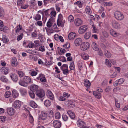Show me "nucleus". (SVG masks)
<instances>
[{
  "instance_id": "22",
  "label": "nucleus",
  "mask_w": 128,
  "mask_h": 128,
  "mask_svg": "<svg viewBox=\"0 0 128 128\" xmlns=\"http://www.w3.org/2000/svg\"><path fill=\"white\" fill-rule=\"evenodd\" d=\"M110 32L111 35L115 37H116L119 35L118 33H117L112 29L110 30Z\"/></svg>"
},
{
  "instance_id": "23",
  "label": "nucleus",
  "mask_w": 128,
  "mask_h": 128,
  "mask_svg": "<svg viewBox=\"0 0 128 128\" xmlns=\"http://www.w3.org/2000/svg\"><path fill=\"white\" fill-rule=\"evenodd\" d=\"M81 56L83 59L85 60H86L89 58V56L88 54L84 52L82 54Z\"/></svg>"
},
{
  "instance_id": "47",
  "label": "nucleus",
  "mask_w": 128,
  "mask_h": 128,
  "mask_svg": "<svg viewBox=\"0 0 128 128\" xmlns=\"http://www.w3.org/2000/svg\"><path fill=\"white\" fill-rule=\"evenodd\" d=\"M104 6H110L112 5V2H106L104 3Z\"/></svg>"
},
{
  "instance_id": "5",
  "label": "nucleus",
  "mask_w": 128,
  "mask_h": 128,
  "mask_svg": "<svg viewBox=\"0 0 128 128\" xmlns=\"http://www.w3.org/2000/svg\"><path fill=\"white\" fill-rule=\"evenodd\" d=\"M112 26L116 29H118L120 28V24L115 20H113L112 23Z\"/></svg>"
},
{
  "instance_id": "49",
  "label": "nucleus",
  "mask_w": 128,
  "mask_h": 128,
  "mask_svg": "<svg viewBox=\"0 0 128 128\" xmlns=\"http://www.w3.org/2000/svg\"><path fill=\"white\" fill-rule=\"evenodd\" d=\"M68 20L70 22H72L74 20V18L72 15H70L68 18Z\"/></svg>"
},
{
  "instance_id": "40",
  "label": "nucleus",
  "mask_w": 128,
  "mask_h": 128,
  "mask_svg": "<svg viewBox=\"0 0 128 128\" xmlns=\"http://www.w3.org/2000/svg\"><path fill=\"white\" fill-rule=\"evenodd\" d=\"M105 64L108 67H110L111 66V64L109 60L107 59H106Z\"/></svg>"
},
{
  "instance_id": "38",
  "label": "nucleus",
  "mask_w": 128,
  "mask_h": 128,
  "mask_svg": "<svg viewBox=\"0 0 128 128\" xmlns=\"http://www.w3.org/2000/svg\"><path fill=\"white\" fill-rule=\"evenodd\" d=\"M22 28V27L21 26L19 25L16 27V28L15 32L16 33L18 34V33Z\"/></svg>"
},
{
  "instance_id": "58",
  "label": "nucleus",
  "mask_w": 128,
  "mask_h": 128,
  "mask_svg": "<svg viewBox=\"0 0 128 128\" xmlns=\"http://www.w3.org/2000/svg\"><path fill=\"white\" fill-rule=\"evenodd\" d=\"M63 17L62 15L60 14L58 16V18L57 20H63Z\"/></svg>"
},
{
  "instance_id": "48",
  "label": "nucleus",
  "mask_w": 128,
  "mask_h": 128,
  "mask_svg": "<svg viewBox=\"0 0 128 128\" xmlns=\"http://www.w3.org/2000/svg\"><path fill=\"white\" fill-rule=\"evenodd\" d=\"M0 80L2 82H6L8 81L7 79L6 78L5 76H2L0 77Z\"/></svg>"
},
{
  "instance_id": "32",
  "label": "nucleus",
  "mask_w": 128,
  "mask_h": 128,
  "mask_svg": "<svg viewBox=\"0 0 128 128\" xmlns=\"http://www.w3.org/2000/svg\"><path fill=\"white\" fill-rule=\"evenodd\" d=\"M91 33L89 32H87L86 33L84 36V37L85 39H89L91 36Z\"/></svg>"
},
{
  "instance_id": "21",
  "label": "nucleus",
  "mask_w": 128,
  "mask_h": 128,
  "mask_svg": "<svg viewBox=\"0 0 128 128\" xmlns=\"http://www.w3.org/2000/svg\"><path fill=\"white\" fill-rule=\"evenodd\" d=\"M44 106L47 107H49L52 104L51 102L49 100H46L44 102Z\"/></svg>"
},
{
  "instance_id": "63",
  "label": "nucleus",
  "mask_w": 128,
  "mask_h": 128,
  "mask_svg": "<svg viewBox=\"0 0 128 128\" xmlns=\"http://www.w3.org/2000/svg\"><path fill=\"white\" fill-rule=\"evenodd\" d=\"M59 58L60 60L62 62H64L66 61V59L64 56H60Z\"/></svg>"
},
{
  "instance_id": "43",
  "label": "nucleus",
  "mask_w": 128,
  "mask_h": 128,
  "mask_svg": "<svg viewBox=\"0 0 128 128\" xmlns=\"http://www.w3.org/2000/svg\"><path fill=\"white\" fill-rule=\"evenodd\" d=\"M29 94L30 97L32 98H35V94L32 91L29 92Z\"/></svg>"
},
{
  "instance_id": "17",
  "label": "nucleus",
  "mask_w": 128,
  "mask_h": 128,
  "mask_svg": "<svg viewBox=\"0 0 128 128\" xmlns=\"http://www.w3.org/2000/svg\"><path fill=\"white\" fill-rule=\"evenodd\" d=\"M82 39L80 38H76L74 41V44L75 45L78 46L80 45L81 44Z\"/></svg>"
},
{
  "instance_id": "55",
  "label": "nucleus",
  "mask_w": 128,
  "mask_h": 128,
  "mask_svg": "<svg viewBox=\"0 0 128 128\" xmlns=\"http://www.w3.org/2000/svg\"><path fill=\"white\" fill-rule=\"evenodd\" d=\"M117 74V72H114L112 74L110 75V76L111 78H115Z\"/></svg>"
},
{
  "instance_id": "39",
  "label": "nucleus",
  "mask_w": 128,
  "mask_h": 128,
  "mask_svg": "<svg viewBox=\"0 0 128 128\" xmlns=\"http://www.w3.org/2000/svg\"><path fill=\"white\" fill-rule=\"evenodd\" d=\"M56 15V11L52 10L50 13V16L51 18H53Z\"/></svg>"
},
{
  "instance_id": "41",
  "label": "nucleus",
  "mask_w": 128,
  "mask_h": 128,
  "mask_svg": "<svg viewBox=\"0 0 128 128\" xmlns=\"http://www.w3.org/2000/svg\"><path fill=\"white\" fill-rule=\"evenodd\" d=\"M41 18V16L39 14H37L34 17V19L36 20H40Z\"/></svg>"
},
{
  "instance_id": "42",
  "label": "nucleus",
  "mask_w": 128,
  "mask_h": 128,
  "mask_svg": "<svg viewBox=\"0 0 128 128\" xmlns=\"http://www.w3.org/2000/svg\"><path fill=\"white\" fill-rule=\"evenodd\" d=\"M24 2V0H18L17 4L18 6H21Z\"/></svg>"
},
{
  "instance_id": "59",
  "label": "nucleus",
  "mask_w": 128,
  "mask_h": 128,
  "mask_svg": "<svg viewBox=\"0 0 128 128\" xmlns=\"http://www.w3.org/2000/svg\"><path fill=\"white\" fill-rule=\"evenodd\" d=\"M63 119L64 121L67 120L68 119V117L66 115L63 114L62 116Z\"/></svg>"
},
{
  "instance_id": "26",
  "label": "nucleus",
  "mask_w": 128,
  "mask_h": 128,
  "mask_svg": "<svg viewBox=\"0 0 128 128\" xmlns=\"http://www.w3.org/2000/svg\"><path fill=\"white\" fill-rule=\"evenodd\" d=\"M93 94L95 97L97 98L100 99L102 97L101 94H99L96 91H94L93 92Z\"/></svg>"
},
{
  "instance_id": "6",
  "label": "nucleus",
  "mask_w": 128,
  "mask_h": 128,
  "mask_svg": "<svg viewBox=\"0 0 128 128\" xmlns=\"http://www.w3.org/2000/svg\"><path fill=\"white\" fill-rule=\"evenodd\" d=\"M45 94L44 90H38L36 92V95L40 98H42L44 97Z\"/></svg>"
},
{
  "instance_id": "46",
  "label": "nucleus",
  "mask_w": 128,
  "mask_h": 128,
  "mask_svg": "<svg viewBox=\"0 0 128 128\" xmlns=\"http://www.w3.org/2000/svg\"><path fill=\"white\" fill-rule=\"evenodd\" d=\"M74 4H77L80 8H82V4L81 2V1L80 0L74 3Z\"/></svg>"
},
{
  "instance_id": "20",
  "label": "nucleus",
  "mask_w": 128,
  "mask_h": 128,
  "mask_svg": "<svg viewBox=\"0 0 128 128\" xmlns=\"http://www.w3.org/2000/svg\"><path fill=\"white\" fill-rule=\"evenodd\" d=\"M76 36L75 33L72 32L70 33L68 35V38L70 40H73L75 38Z\"/></svg>"
},
{
  "instance_id": "51",
  "label": "nucleus",
  "mask_w": 128,
  "mask_h": 128,
  "mask_svg": "<svg viewBox=\"0 0 128 128\" xmlns=\"http://www.w3.org/2000/svg\"><path fill=\"white\" fill-rule=\"evenodd\" d=\"M102 34L106 38L108 37L109 36L108 33L105 31H104L102 32Z\"/></svg>"
},
{
  "instance_id": "16",
  "label": "nucleus",
  "mask_w": 128,
  "mask_h": 128,
  "mask_svg": "<svg viewBox=\"0 0 128 128\" xmlns=\"http://www.w3.org/2000/svg\"><path fill=\"white\" fill-rule=\"evenodd\" d=\"M74 22L76 25L77 26L81 24L82 23V22L80 19L78 18L75 20Z\"/></svg>"
},
{
  "instance_id": "60",
  "label": "nucleus",
  "mask_w": 128,
  "mask_h": 128,
  "mask_svg": "<svg viewBox=\"0 0 128 128\" xmlns=\"http://www.w3.org/2000/svg\"><path fill=\"white\" fill-rule=\"evenodd\" d=\"M70 46V44L69 43H66V44L63 46V47L66 48V49L69 48Z\"/></svg>"
},
{
  "instance_id": "61",
  "label": "nucleus",
  "mask_w": 128,
  "mask_h": 128,
  "mask_svg": "<svg viewBox=\"0 0 128 128\" xmlns=\"http://www.w3.org/2000/svg\"><path fill=\"white\" fill-rule=\"evenodd\" d=\"M46 25L48 28H50L52 26V22L48 20L47 22Z\"/></svg>"
},
{
  "instance_id": "64",
  "label": "nucleus",
  "mask_w": 128,
  "mask_h": 128,
  "mask_svg": "<svg viewBox=\"0 0 128 128\" xmlns=\"http://www.w3.org/2000/svg\"><path fill=\"white\" fill-rule=\"evenodd\" d=\"M34 43H32V42H30L28 45V46L30 48H32L34 46Z\"/></svg>"
},
{
  "instance_id": "62",
  "label": "nucleus",
  "mask_w": 128,
  "mask_h": 128,
  "mask_svg": "<svg viewBox=\"0 0 128 128\" xmlns=\"http://www.w3.org/2000/svg\"><path fill=\"white\" fill-rule=\"evenodd\" d=\"M6 117L4 116H0V121L2 122H4L5 121L6 119Z\"/></svg>"
},
{
  "instance_id": "11",
  "label": "nucleus",
  "mask_w": 128,
  "mask_h": 128,
  "mask_svg": "<svg viewBox=\"0 0 128 128\" xmlns=\"http://www.w3.org/2000/svg\"><path fill=\"white\" fill-rule=\"evenodd\" d=\"M47 116L46 112L42 111L40 116V118L42 120H45L46 119Z\"/></svg>"
},
{
  "instance_id": "7",
  "label": "nucleus",
  "mask_w": 128,
  "mask_h": 128,
  "mask_svg": "<svg viewBox=\"0 0 128 128\" xmlns=\"http://www.w3.org/2000/svg\"><path fill=\"white\" fill-rule=\"evenodd\" d=\"M21 102L18 100L15 101L13 104V106L15 108H18L21 106Z\"/></svg>"
},
{
  "instance_id": "35",
  "label": "nucleus",
  "mask_w": 128,
  "mask_h": 128,
  "mask_svg": "<svg viewBox=\"0 0 128 128\" xmlns=\"http://www.w3.org/2000/svg\"><path fill=\"white\" fill-rule=\"evenodd\" d=\"M12 96L14 98H17L18 96V94L17 91L15 90H14L12 91Z\"/></svg>"
},
{
  "instance_id": "1",
  "label": "nucleus",
  "mask_w": 128,
  "mask_h": 128,
  "mask_svg": "<svg viewBox=\"0 0 128 128\" xmlns=\"http://www.w3.org/2000/svg\"><path fill=\"white\" fill-rule=\"evenodd\" d=\"M114 16L115 18L119 20H122L124 18L123 14L118 11H116L114 12Z\"/></svg>"
},
{
  "instance_id": "19",
  "label": "nucleus",
  "mask_w": 128,
  "mask_h": 128,
  "mask_svg": "<svg viewBox=\"0 0 128 128\" xmlns=\"http://www.w3.org/2000/svg\"><path fill=\"white\" fill-rule=\"evenodd\" d=\"M7 112L8 114L11 116L13 115L14 113V110L12 108H8Z\"/></svg>"
},
{
  "instance_id": "28",
  "label": "nucleus",
  "mask_w": 128,
  "mask_h": 128,
  "mask_svg": "<svg viewBox=\"0 0 128 128\" xmlns=\"http://www.w3.org/2000/svg\"><path fill=\"white\" fill-rule=\"evenodd\" d=\"M38 86L36 85H33L31 86L30 88L31 91H36L38 89Z\"/></svg>"
},
{
  "instance_id": "13",
  "label": "nucleus",
  "mask_w": 128,
  "mask_h": 128,
  "mask_svg": "<svg viewBox=\"0 0 128 128\" xmlns=\"http://www.w3.org/2000/svg\"><path fill=\"white\" fill-rule=\"evenodd\" d=\"M2 72H4L5 74H7L8 72V68L6 67H2L0 69Z\"/></svg>"
},
{
  "instance_id": "14",
  "label": "nucleus",
  "mask_w": 128,
  "mask_h": 128,
  "mask_svg": "<svg viewBox=\"0 0 128 128\" xmlns=\"http://www.w3.org/2000/svg\"><path fill=\"white\" fill-rule=\"evenodd\" d=\"M18 65V62L16 58L13 57L12 60V65L13 66H16Z\"/></svg>"
},
{
  "instance_id": "3",
  "label": "nucleus",
  "mask_w": 128,
  "mask_h": 128,
  "mask_svg": "<svg viewBox=\"0 0 128 128\" xmlns=\"http://www.w3.org/2000/svg\"><path fill=\"white\" fill-rule=\"evenodd\" d=\"M90 47V44L88 42H84L80 46V49L82 50H85L88 49Z\"/></svg>"
},
{
  "instance_id": "31",
  "label": "nucleus",
  "mask_w": 128,
  "mask_h": 128,
  "mask_svg": "<svg viewBox=\"0 0 128 128\" xmlns=\"http://www.w3.org/2000/svg\"><path fill=\"white\" fill-rule=\"evenodd\" d=\"M84 84L85 86L88 88L90 87L91 85L90 82L89 80H85Z\"/></svg>"
},
{
  "instance_id": "45",
  "label": "nucleus",
  "mask_w": 128,
  "mask_h": 128,
  "mask_svg": "<svg viewBox=\"0 0 128 128\" xmlns=\"http://www.w3.org/2000/svg\"><path fill=\"white\" fill-rule=\"evenodd\" d=\"M10 92L8 91H6L4 94V96L6 98H8L11 95Z\"/></svg>"
},
{
  "instance_id": "24",
  "label": "nucleus",
  "mask_w": 128,
  "mask_h": 128,
  "mask_svg": "<svg viewBox=\"0 0 128 128\" xmlns=\"http://www.w3.org/2000/svg\"><path fill=\"white\" fill-rule=\"evenodd\" d=\"M67 113L71 118L73 119L75 118V114L72 111L69 110L68 111Z\"/></svg>"
},
{
  "instance_id": "34",
  "label": "nucleus",
  "mask_w": 128,
  "mask_h": 128,
  "mask_svg": "<svg viewBox=\"0 0 128 128\" xmlns=\"http://www.w3.org/2000/svg\"><path fill=\"white\" fill-rule=\"evenodd\" d=\"M0 28L1 29V31L4 32H6L8 30V28L6 26H1Z\"/></svg>"
},
{
  "instance_id": "25",
  "label": "nucleus",
  "mask_w": 128,
  "mask_h": 128,
  "mask_svg": "<svg viewBox=\"0 0 128 128\" xmlns=\"http://www.w3.org/2000/svg\"><path fill=\"white\" fill-rule=\"evenodd\" d=\"M20 92L22 95L24 96L27 94V91L24 88H21L19 90Z\"/></svg>"
},
{
  "instance_id": "57",
  "label": "nucleus",
  "mask_w": 128,
  "mask_h": 128,
  "mask_svg": "<svg viewBox=\"0 0 128 128\" xmlns=\"http://www.w3.org/2000/svg\"><path fill=\"white\" fill-rule=\"evenodd\" d=\"M92 26L93 28L92 31L94 33L98 31V30L96 28V26L94 24L92 25Z\"/></svg>"
},
{
  "instance_id": "15",
  "label": "nucleus",
  "mask_w": 128,
  "mask_h": 128,
  "mask_svg": "<svg viewBox=\"0 0 128 128\" xmlns=\"http://www.w3.org/2000/svg\"><path fill=\"white\" fill-rule=\"evenodd\" d=\"M65 22V20H57V24L58 26L64 27V24Z\"/></svg>"
},
{
  "instance_id": "10",
  "label": "nucleus",
  "mask_w": 128,
  "mask_h": 128,
  "mask_svg": "<svg viewBox=\"0 0 128 128\" xmlns=\"http://www.w3.org/2000/svg\"><path fill=\"white\" fill-rule=\"evenodd\" d=\"M24 81L25 82L26 84L30 83H32V81L31 80L29 76H26L23 78Z\"/></svg>"
},
{
  "instance_id": "9",
  "label": "nucleus",
  "mask_w": 128,
  "mask_h": 128,
  "mask_svg": "<svg viewBox=\"0 0 128 128\" xmlns=\"http://www.w3.org/2000/svg\"><path fill=\"white\" fill-rule=\"evenodd\" d=\"M10 76L12 80L14 82H16L18 80V76L16 74L14 73L10 74Z\"/></svg>"
},
{
  "instance_id": "36",
  "label": "nucleus",
  "mask_w": 128,
  "mask_h": 128,
  "mask_svg": "<svg viewBox=\"0 0 128 128\" xmlns=\"http://www.w3.org/2000/svg\"><path fill=\"white\" fill-rule=\"evenodd\" d=\"M19 84L21 86H26V84L25 81H24V80L23 79V80H20L18 82Z\"/></svg>"
},
{
  "instance_id": "8",
  "label": "nucleus",
  "mask_w": 128,
  "mask_h": 128,
  "mask_svg": "<svg viewBox=\"0 0 128 128\" xmlns=\"http://www.w3.org/2000/svg\"><path fill=\"white\" fill-rule=\"evenodd\" d=\"M53 124L54 126L56 128H59L61 126V123L58 120H55L53 121Z\"/></svg>"
},
{
  "instance_id": "4",
  "label": "nucleus",
  "mask_w": 128,
  "mask_h": 128,
  "mask_svg": "<svg viewBox=\"0 0 128 128\" xmlns=\"http://www.w3.org/2000/svg\"><path fill=\"white\" fill-rule=\"evenodd\" d=\"M36 79L38 80H40L41 82H46V81L45 76L42 74H40L37 77Z\"/></svg>"
},
{
  "instance_id": "52",
  "label": "nucleus",
  "mask_w": 128,
  "mask_h": 128,
  "mask_svg": "<svg viewBox=\"0 0 128 128\" xmlns=\"http://www.w3.org/2000/svg\"><path fill=\"white\" fill-rule=\"evenodd\" d=\"M118 80L119 82V84H122L124 81V79L123 78H121Z\"/></svg>"
},
{
  "instance_id": "27",
  "label": "nucleus",
  "mask_w": 128,
  "mask_h": 128,
  "mask_svg": "<svg viewBox=\"0 0 128 128\" xmlns=\"http://www.w3.org/2000/svg\"><path fill=\"white\" fill-rule=\"evenodd\" d=\"M30 106L34 108H36L38 106L37 104L34 101L32 100L30 101Z\"/></svg>"
},
{
  "instance_id": "56",
  "label": "nucleus",
  "mask_w": 128,
  "mask_h": 128,
  "mask_svg": "<svg viewBox=\"0 0 128 128\" xmlns=\"http://www.w3.org/2000/svg\"><path fill=\"white\" fill-rule=\"evenodd\" d=\"M18 74L19 76L20 77H22L24 76V74L23 72L21 71H18Z\"/></svg>"
},
{
  "instance_id": "53",
  "label": "nucleus",
  "mask_w": 128,
  "mask_h": 128,
  "mask_svg": "<svg viewBox=\"0 0 128 128\" xmlns=\"http://www.w3.org/2000/svg\"><path fill=\"white\" fill-rule=\"evenodd\" d=\"M55 117L56 118L58 119L60 118V114L59 112H56L55 114Z\"/></svg>"
},
{
  "instance_id": "50",
  "label": "nucleus",
  "mask_w": 128,
  "mask_h": 128,
  "mask_svg": "<svg viewBox=\"0 0 128 128\" xmlns=\"http://www.w3.org/2000/svg\"><path fill=\"white\" fill-rule=\"evenodd\" d=\"M70 68L71 70H73L74 69V65L73 62H72L70 63Z\"/></svg>"
},
{
  "instance_id": "12",
  "label": "nucleus",
  "mask_w": 128,
  "mask_h": 128,
  "mask_svg": "<svg viewBox=\"0 0 128 128\" xmlns=\"http://www.w3.org/2000/svg\"><path fill=\"white\" fill-rule=\"evenodd\" d=\"M47 96L51 100H53L54 98V96L51 91L48 90L46 92Z\"/></svg>"
},
{
  "instance_id": "54",
  "label": "nucleus",
  "mask_w": 128,
  "mask_h": 128,
  "mask_svg": "<svg viewBox=\"0 0 128 128\" xmlns=\"http://www.w3.org/2000/svg\"><path fill=\"white\" fill-rule=\"evenodd\" d=\"M63 71V72L64 74H67L68 73V68L66 69H61Z\"/></svg>"
},
{
  "instance_id": "30",
  "label": "nucleus",
  "mask_w": 128,
  "mask_h": 128,
  "mask_svg": "<svg viewBox=\"0 0 128 128\" xmlns=\"http://www.w3.org/2000/svg\"><path fill=\"white\" fill-rule=\"evenodd\" d=\"M92 46L93 49L95 50L98 51L99 50L97 45L94 42H93L92 43Z\"/></svg>"
},
{
  "instance_id": "37",
  "label": "nucleus",
  "mask_w": 128,
  "mask_h": 128,
  "mask_svg": "<svg viewBox=\"0 0 128 128\" xmlns=\"http://www.w3.org/2000/svg\"><path fill=\"white\" fill-rule=\"evenodd\" d=\"M4 15V12L3 8L0 6V17H3Z\"/></svg>"
},
{
  "instance_id": "44",
  "label": "nucleus",
  "mask_w": 128,
  "mask_h": 128,
  "mask_svg": "<svg viewBox=\"0 0 128 128\" xmlns=\"http://www.w3.org/2000/svg\"><path fill=\"white\" fill-rule=\"evenodd\" d=\"M29 122L30 123L32 124L34 120L33 117L30 114L29 115Z\"/></svg>"
},
{
  "instance_id": "29",
  "label": "nucleus",
  "mask_w": 128,
  "mask_h": 128,
  "mask_svg": "<svg viewBox=\"0 0 128 128\" xmlns=\"http://www.w3.org/2000/svg\"><path fill=\"white\" fill-rule=\"evenodd\" d=\"M85 10L86 12L88 15L92 14V12L89 6H86L85 8Z\"/></svg>"
},
{
  "instance_id": "18",
  "label": "nucleus",
  "mask_w": 128,
  "mask_h": 128,
  "mask_svg": "<svg viewBox=\"0 0 128 128\" xmlns=\"http://www.w3.org/2000/svg\"><path fill=\"white\" fill-rule=\"evenodd\" d=\"M77 124L78 126L80 128L83 127L85 125L84 122L80 120H78L77 121Z\"/></svg>"
},
{
  "instance_id": "2",
  "label": "nucleus",
  "mask_w": 128,
  "mask_h": 128,
  "mask_svg": "<svg viewBox=\"0 0 128 128\" xmlns=\"http://www.w3.org/2000/svg\"><path fill=\"white\" fill-rule=\"evenodd\" d=\"M88 28V26L86 25H84L80 26L79 28V33L80 34H83L87 30Z\"/></svg>"
},
{
  "instance_id": "33",
  "label": "nucleus",
  "mask_w": 128,
  "mask_h": 128,
  "mask_svg": "<svg viewBox=\"0 0 128 128\" xmlns=\"http://www.w3.org/2000/svg\"><path fill=\"white\" fill-rule=\"evenodd\" d=\"M104 54L105 56L107 58H110L112 54L110 52L106 50H105Z\"/></svg>"
}]
</instances>
